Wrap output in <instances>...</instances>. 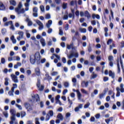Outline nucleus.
Masks as SVG:
<instances>
[{
    "mask_svg": "<svg viewBox=\"0 0 124 124\" xmlns=\"http://www.w3.org/2000/svg\"><path fill=\"white\" fill-rule=\"evenodd\" d=\"M30 61L31 64H34L35 62H37V63H39V61H40V53H39V52H36L35 55H32L30 56Z\"/></svg>",
    "mask_w": 124,
    "mask_h": 124,
    "instance_id": "nucleus-1",
    "label": "nucleus"
},
{
    "mask_svg": "<svg viewBox=\"0 0 124 124\" xmlns=\"http://www.w3.org/2000/svg\"><path fill=\"white\" fill-rule=\"evenodd\" d=\"M23 7V4H22V2H20L16 7L15 9V11L16 13L17 14V15H20V14H24L25 13V9L22 8Z\"/></svg>",
    "mask_w": 124,
    "mask_h": 124,
    "instance_id": "nucleus-2",
    "label": "nucleus"
},
{
    "mask_svg": "<svg viewBox=\"0 0 124 124\" xmlns=\"http://www.w3.org/2000/svg\"><path fill=\"white\" fill-rule=\"evenodd\" d=\"M117 93H116V97H119L120 95V93H124V84H120V89L119 87L116 88Z\"/></svg>",
    "mask_w": 124,
    "mask_h": 124,
    "instance_id": "nucleus-3",
    "label": "nucleus"
},
{
    "mask_svg": "<svg viewBox=\"0 0 124 124\" xmlns=\"http://www.w3.org/2000/svg\"><path fill=\"white\" fill-rule=\"evenodd\" d=\"M67 57L69 60L72 59V58H78L79 54L77 51L71 52L70 54H67Z\"/></svg>",
    "mask_w": 124,
    "mask_h": 124,
    "instance_id": "nucleus-4",
    "label": "nucleus"
},
{
    "mask_svg": "<svg viewBox=\"0 0 124 124\" xmlns=\"http://www.w3.org/2000/svg\"><path fill=\"white\" fill-rule=\"evenodd\" d=\"M73 92H76L77 93V97L78 100H79V101H81L82 102H84V99H82V94L80 92V91H79V90H75V89H73Z\"/></svg>",
    "mask_w": 124,
    "mask_h": 124,
    "instance_id": "nucleus-5",
    "label": "nucleus"
},
{
    "mask_svg": "<svg viewBox=\"0 0 124 124\" xmlns=\"http://www.w3.org/2000/svg\"><path fill=\"white\" fill-rule=\"evenodd\" d=\"M52 24V22L51 20H49L48 21V23L46 24V28H48V30L47 31L48 33H52V32L53 31V29L50 28V27H51V25Z\"/></svg>",
    "mask_w": 124,
    "mask_h": 124,
    "instance_id": "nucleus-6",
    "label": "nucleus"
},
{
    "mask_svg": "<svg viewBox=\"0 0 124 124\" xmlns=\"http://www.w3.org/2000/svg\"><path fill=\"white\" fill-rule=\"evenodd\" d=\"M24 106L26 109H27V111H32V107H31V104H30L29 103H25Z\"/></svg>",
    "mask_w": 124,
    "mask_h": 124,
    "instance_id": "nucleus-7",
    "label": "nucleus"
},
{
    "mask_svg": "<svg viewBox=\"0 0 124 124\" xmlns=\"http://www.w3.org/2000/svg\"><path fill=\"white\" fill-rule=\"evenodd\" d=\"M11 77L12 80L15 83H19V79H18V77H17V76L13 74L11 75Z\"/></svg>",
    "mask_w": 124,
    "mask_h": 124,
    "instance_id": "nucleus-8",
    "label": "nucleus"
},
{
    "mask_svg": "<svg viewBox=\"0 0 124 124\" xmlns=\"http://www.w3.org/2000/svg\"><path fill=\"white\" fill-rule=\"evenodd\" d=\"M17 34L19 36H17L16 39L18 41L21 40V38H23V36H24V32L22 31H17Z\"/></svg>",
    "mask_w": 124,
    "mask_h": 124,
    "instance_id": "nucleus-9",
    "label": "nucleus"
},
{
    "mask_svg": "<svg viewBox=\"0 0 124 124\" xmlns=\"http://www.w3.org/2000/svg\"><path fill=\"white\" fill-rule=\"evenodd\" d=\"M36 23L37 24V25H38V26H39V30L40 31H41V30H42L43 28H44V25H43V23H42L41 21L39 20H37L36 21Z\"/></svg>",
    "mask_w": 124,
    "mask_h": 124,
    "instance_id": "nucleus-10",
    "label": "nucleus"
},
{
    "mask_svg": "<svg viewBox=\"0 0 124 124\" xmlns=\"http://www.w3.org/2000/svg\"><path fill=\"white\" fill-rule=\"evenodd\" d=\"M37 87L38 88L39 91H43L44 90V86L43 85H40V80L39 79H38Z\"/></svg>",
    "mask_w": 124,
    "mask_h": 124,
    "instance_id": "nucleus-11",
    "label": "nucleus"
},
{
    "mask_svg": "<svg viewBox=\"0 0 124 124\" xmlns=\"http://www.w3.org/2000/svg\"><path fill=\"white\" fill-rule=\"evenodd\" d=\"M35 73L37 76H40V69L37 67L35 68Z\"/></svg>",
    "mask_w": 124,
    "mask_h": 124,
    "instance_id": "nucleus-12",
    "label": "nucleus"
},
{
    "mask_svg": "<svg viewBox=\"0 0 124 124\" xmlns=\"http://www.w3.org/2000/svg\"><path fill=\"white\" fill-rule=\"evenodd\" d=\"M40 42L43 47H45L46 46V42L45 41V39H44V38H42L40 40Z\"/></svg>",
    "mask_w": 124,
    "mask_h": 124,
    "instance_id": "nucleus-13",
    "label": "nucleus"
},
{
    "mask_svg": "<svg viewBox=\"0 0 124 124\" xmlns=\"http://www.w3.org/2000/svg\"><path fill=\"white\" fill-rule=\"evenodd\" d=\"M74 46V45L73 44V43H72V44H70V45H67V49H68L69 50H70V49H72V50L75 49V47Z\"/></svg>",
    "mask_w": 124,
    "mask_h": 124,
    "instance_id": "nucleus-14",
    "label": "nucleus"
},
{
    "mask_svg": "<svg viewBox=\"0 0 124 124\" xmlns=\"http://www.w3.org/2000/svg\"><path fill=\"white\" fill-rule=\"evenodd\" d=\"M32 98L33 99V100L35 99L37 102L39 101V96H38V94H36L35 95L33 94L32 95Z\"/></svg>",
    "mask_w": 124,
    "mask_h": 124,
    "instance_id": "nucleus-15",
    "label": "nucleus"
},
{
    "mask_svg": "<svg viewBox=\"0 0 124 124\" xmlns=\"http://www.w3.org/2000/svg\"><path fill=\"white\" fill-rule=\"evenodd\" d=\"M89 86V82H86V81H82L81 82V86L82 88H87Z\"/></svg>",
    "mask_w": 124,
    "mask_h": 124,
    "instance_id": "nucleus-16",
    "label": "nucleus"
},
{
    "mask_svg": "<svg viewBox=\"0 0 124 124\" xmlns=\"http://www.w3.org/2000/svg\"><path fill=\"white\" fill-rule=\"evenodd\" d=\"M0 10H2L3 11L5 10V6L2 2H0Z\"/></svg>",
    "mask_w": 124,
    "mask_h": 124,
    "instance_id": "nucleus-17",
    "label": "nucleus"
},
{
    "mask_svg": "<svg viewBox=\"0 0 124 124\" xmlns=\"http://www.w3.org/2000/svg\"><path fill=\"white\" fill-rule=\"evenodd\" d=\"M109 76H110V77H111V78L114 79V78H115V73L110 70L109 71Z\"/></svg>",
    "mask_w": 124,
    "mask_h": 124,
    "instance_id": "nucleus-18",
    "label": "nucleus"
},
{
    "mask_svg": "<svg viewBox=\"0 0 124 124\" xmlns=\"http://www.w3.org/2000/svg\"><path fill=\"white\" fill-rule=\"evenodd\" d=\"M19 66H22V63L21 62H17L16 64L14 66V68H15V69H17V68H18Z\"/></svg>",
    "mask_w": 124,
    "mask_h": 124,
    "instance_id": "nucleus-19",
    "label": "nucleus"
},
{
    "mask_svg": "<svg viewBox=\"0 0 124 124\" xmlns=\"http://www.w3.org/2000/svg\"><path fill=\"white\" fill-rule=\"evenodd\" d=\"M11 40H12L13 44H16L17 41L16 40V39H15V37L14 35H12L11 37Z\"/></svg>",
    "mask_w": 124,
    "mask_h": 124,
    "instance_id": "nucleus-20",
    "label": "nucleus"
},
{
    "mask_svg": "<svg viewBox=\"0 0 124 124\" xmlns=\"http://www.w3.org/2000/svg\"><path fill=\"white\" fill-rule=\"evenodd\" d=\"M84 16H85V17H87L88 19H90V18H91V15H90V13L88 11L85 12Z\"/></svg>",
    "mask_w": 124,
    "mask_h": 124,
    "instance_id": "nucleus-21",
    "label": "nucleus"
},
{
    "mask_svg": "<svg viewBox=\"0 0 124 124\" xmlns=\"http://www.w3.org/2000/svg\"><path fill=\"white\" fill-rule=\"evenodd\" d=\"M2 114L3 116L5 117V118H6V119H7V118H8V116L9 115V114H8V111H3Z\"/></svg>",
    "mask_w": 124,
    "mask_h": 124,
    "instance_id": "nucleus-22",
    "label": "nucleus"
},
{
    "mask_svg": "<svg viewBox=\"0 0 124 124\" xmlns=\"http://www.w3.org/2000/svg\"><path fill=\"white\" fill-rule=\"evenodd\" d=\"M4 80V85L5 86H8L9 85V82H8V81H9V78H5Z\"/></svg>",
    "mask_w": 124,
    "mask_h": 124,
    "instance_id": "nucleus-23",
    "label": "nucleus"
},
{
    "mask_svg": "<svg viewBox=\"0 0 124 124\" xmlns=\"http://www.w3.org/2000/svg\"><path fill=\"white\" fill-rule=\"evenodd\" d=\"M10 113L11 114L12 116H15V115L16 114V110L13 109H11Z\"/></svg>",
    "mask_w": 124,
    "mask_h": 124,
    "instance_id": "nucleus-24",
    "label": "nucleus"
},
{
    "mask_svg": "<svg viewBox=\"0 0 124 124\" xmlns=\"http://www.w3.org/2000/svg\"><path fill=\"white\" fill-rule=\"evenodd\" d=\"M13 23L12 21H8L4 23V26L8 27V26H11Z\"/></svg>",
    "mask_w": 124,
    "mask_h": 124,
    "instance_id": "nucleus-25",
    "label": "nucleus"
},
{
    "mask_svg": "<svg viewBox=\"0 0 124 124\" xmlns=\"http://www.w3.org/2000/svg\"><path fill=\"white\" fill-rule=\"evenodd\" d=\"M72 82L74 83L73 86L75 87L77 85V79L75 78H73L72 79Z\"/></svg>",
    "mask_w": 124,
    "mask_h": 124,
    "instance_id": "nucleus-26",
    "label": "nucleus"
},
{
    "mask_svg": "<svg viewBox=\"0 0 124 124\" xmlns=\"http://www.w3.org/2000/svg\"><path fill=\"white\" fill-rule=\"evenodd\" d=\"M63 85L65 88H69V82L65 81L63 82Z\"/></svg>",
    "mask_w": 124,
    "mask_h": 124,
    "instance_id": "nucleus-27",
    "label": "nucleus"
},
{
    "mask_svg": "<svg viewBox=\"0 0 124 124\" xmlns=\"http://www.w3.org/2000/svg\"><path fill=\"white\" fill-rule=\"evenodd\" d=\"M58 119H59L60 121H62L63 120V116H62V114L61 113H59L57 116Z\"/></svg>",
    "mask_w": 124,
    "mask_h": 124,
    "instance_id": "nucleus-28",
    "label": "nucleus"
},
{
    "mask_svg": "<svg viewBox=\"0 0 124 124\" xmlns=\"http://www.w3.org/2000/svg\"><path fill=\"white\" fill-rule=\"evenodd\" d=\"M93 19H94L95 18H96V19H98V20H99L100 19V16L98 15H95L93 14L92 16Z\"/></svg>",
    "mask_w": 124,
    "mask_h": 124,
    "instance_id": "nucleus-29",
    "label": "nucleus"
},
{
    "mask_svg": "<svg viewBox=\"0 0 124 124\" xmlns=\"http://www.w3.org/2000/svg\"><path fill=\"white\" fill-rule=\"evenodd\" d=\"M24 6L25 7V12H26V11H29V10H30V8H29L30 7V5L28 4H24Z\"/></svg>",
    "mask_w": 124,
    "mask_h": 124,
    "instance_id": "nucleus-30",
    "label": "nucleus"
},
{
    "mask_svg": "<svg viewBox=\"0 0 124 124\" xmlns=\"http://www.w3.org/2000/svg\"><path fill=\"white\" fill-rule=\"evenodd\" d=\"M26 21L27 22L28 26H31V25H32V22L31 21V19H30V18H27Z\"/></svg>",
    "mask_w": 124,
    "mask_h": 124,
    "instance_id": "nucleus-31",
    "label": "nucleus"
},
{
    "mask_svg": "<svg viewBox=\"0 0 124 124\" xmlns=\"http://www.w3.org/2000/svg\"><path fill=\"white\" fill-rule=\"evenodd\" d=\"M10 4H11L12 5H13L14 6H16V1H15V0H11L10 1Z\"/></svg>",
    "mask_w": 124,
    "mask_h": 124,
    "instance_id": "nucleus-32",
    "label": "nucleus"
},
{
    "mask_svg": "<svg viewBox=\"0 0 124 124\" xmlns=\"http://www.w3.org/2000/svg\"><path fill=\"white\" fill-rule=\"evenodd\" d=\"M59 35H63V31H62V28L60 27L59 28Z\"/></svg>",
    "mask_w": 124,
    "mask_h": 124,
    "instance_id": "nucleus-33",
    "label": "nucleus"
},
{
    "mask_svg": "<svg viewBox=\"0 0 124 124\" xmlns=\"http://www.w3.org/2000/svg\"><path fill=\"white\" fill-rule=\"evenodd\" d=\"M80 91L81 93H84V94H89V93L88 92V91H86V90L84 89H81Z\"/></svg>",
    "mask_w": 124,
    "mask_h": 124,
    "instance_id": "nucleus-34",
    "label": "nucleus"
},
{
    "mask_svg": "<svg viewBox=\"0 0 124 124\" xmlns=\"http://www.w3.org/2000/svg\"><path fill=\"white\" fill-rule=\"evenodd\" d=\"M26 115H27V113H26V112L24 111H21V118H24V117H26Z\"/></svg>",
    "mask_w": 124,
    "mask_h": 124,
    "instance_id": "nucleus-35",
    "label": "nucleus"
},
{
    "mask_svg": "<svg viewBox=\"0 0 124 124\" xmlns=\"http://www.w3.org/2000/svg\"><path fill=\"white\" fill-rule=\"evenodd\" d=\"M25 31L27 38H30V37H31V34L29 33V30H25Z\"/></svg>",
    "mask_w": 124,
    "mask_h": 124,
    "instance_id": "nucleus-36",
    "label": "nucleus"
},
{
    "mask_svg": "<svg viewBox=\"0 0 124 124\" xmlns=\"http://www.w3.org/2000/svg\"><path fill=\"white\" fill-rule=\"evenodd\" d=\"M16 106L18 109V110H23V108H22L21 105H18V104H16Z\"/></svg>",
    "mask_w": 124,
    "mask_h": 124,
    "instance_id": "nucleus-37",
    "label": "nucleus"
},
{
    "mask_svg": "<svg viewBox=\"0 0 124 124\" xmlns=\"http://www.w3.org/2000/svg\"><path fill=\"white\" fill-rule=\"evenodd\" d=\"M79 31L81 32H82L83 33L87 32V30H86V29L85 28H80Z\"/></svg>",
    "mask_w": 124,
    "mask_h": 124,
    "instance_id": "nucleus-38",
    "label": "nucleus"
},
{
    "mask_svg": "<svg viewBox=\"0 0 124 124\" xmlns=\"http://www.w3.org/2000/svg\"><path fill=\"white\" fill-rule=\"evenodd\" d=\"M17 84H14L13 87L12 88V92H14L15 89L17 88Z\"/></svg>",
    "mask_w": 124,
    "mask_h": 124,
    "instance_id": "nucleus-39",
    "label": "nucleus"
},
{
    "mask_svg": "<svg viewBox=\"0 0 124 124\" xmlns=\"http://www.w3.org/2000/svg\"><path fill=\"white\" fill-rule=\"evenodd\" d=\"M13 59H15L16 61H17V62H20V60H21V58L19 56H14Z\"/></svg>",
    "mask_w": 124,
    "mask_h": 124,
    "instance_id": "nucleus-40",
    "label": "nucleus"
},
{
    "mask_svg": "<svg viewBox=\"0 0 124 124\" xmlns=\"http://www.w3.org/2000/svg\"><path fill=\"white\" fill-rule=\"evenodd\" d=\"M68 13L67 12H66V15H64L63 17V20H67L68 19V16H67Z\"/></svg>",
    "mask_w": 124,
    "mask_h": 124,
    "instance_id": "nucleus-41",
    "label": "nucleus"
},
{
    "mask_svg": "<svg viewBox=\"0 0 124 124\" xmlns=\"http://www.w3.org/2000/svg\"><path fill=\"white\" fill-rule=\"evenodd\" d=\"M13 93H14V92L12 91V90L11 91H9L8 92L9 95L10 96H13L14 95V94Z\"/></svg>",
    "mask_w": 124,
    "mask_h": 124,
    "instance_id": "nucleus-42",
    "label": "nucleus"
},
{
    "mask_svg": "<svg viewBox=\"0 0 124 124\" xmlns=\"http://www.w3.org/2000/svg\"><path fill=\"white\" fill-rule=\"evenodd\" d=\"M90 102H88L87 104H86L84 106V108L85 109H87V108H89V107L90 106Z\"/></svg>",
    "mask_w": 124,
    "mask_h": 124,
    "instance_id": "nucleus-43",
    "label": "nucleus"
},
{
    "mask_svg": "<svg viewBox=\"0 0 124 124\" xmlns=\"http://www.w3.org/2000/svg\"><path fill=\"white\" fill-rule=\"evenodd\" d=\"M68 4L67 3H63L62 5V7L63 9H66L67 7Z\"/></svg>",
    "mask_w": 124,
    "mask_h": 124,
    "instance_id": "nucleus-44",
    "label": "nucleus"
},
{
    "mask_svg": "<svg viewBox=\"0 0 124 124\" xmlns=\"http://www.w3.org/2000/svg\"><path fill=\"white\" fill-rule=\"evenodd\" d=\"M55 101H56V104H59V105H60V106L62 105V102H61V100H56Z\"/></svg>",
    "mask_w": 124,
    "mask_h": 124,
    "instance_id": "nucleus-45",
    "label": "nucleus"
},
{
    "mask_svg": "<svg viewBox=\"0 0 124 124\" xmlns=\"http://www.w3.org/2000/svg\"><path fill=\"white\" fill-rule=\"evenodd\" d=\"M8 61L9 62H12V61H16V59L13 58V57H8Z\"/></svg>",
    "mask_w": 124,
    "mask_h": 124,
    "instance_id": "nucleus-46",
    "label": "nucleus"
},
{
    "mask_svg": "<svg viewBox=\"0 0 124 124\" xmlns=\"http://www.w3.org/2000/svg\"><path fill=\"white\" fill-rule=\"evenodd\" d=\"M108 62H113V57L112 56H109L108 57Z\"/></svg>",
    "mask_w": 124,
    "mask_h": 124,
    "instance_id": "nucleus-47",
    "label": "nucleus"
},
{
    "mask_svg": "<svg viewBox=\"0 0 124 124\" xmlns=\"http://www.w3.org/2000/svg\"><path fill=\"white\" fill-rule=\"evenodd\" d=\"M1 33L3 35H4L5 33H6V29L5 28L2 29L1 30Z\"/></svg>",
    "mask_w": 124,
    "mask_h": 124,
    "instance_id": "nucleus-48",
    "label": "nucleus"
},
{
    "mask_svg": "<svg viewBox=\"0 0 124 124\" xmlns=\"http://www.w3.org/2000/svg\"><path fill=\"white\" fill-rule=\"evenodd\" d=\"M1 63L2 64H4V63H5V59H4V58H2L1 59Z\"/></svg>",
    "mask_w": 124,
    "mask_h": 124,
    "instance_id": "nucleus-49",
    "label": "nucleus"
},
{
    "mask_svg": "<svg viewBox=\"0 0 124 124\" xmlns=\"http://www.w3.org/2000/svg\"><path fill=\"white\" fill-rule=\"evenodd\" d=\"M35 124H40V123L39 122V119L38 118H36L35 119Z\"/></svg>",
    "mask_w": 124,
    "mask_h": 124,
    "instance_id": "nucleus-50",
    "label": "nucleus"
},
{
    "mask_svg": "<svg viewBox=\"0 0 124 124\" xmlns=\"http://www.w3.org/2000/svg\"><path fill=\"white\" fill-rule=\"evenodd\" d=\"M113 41V39H109L108 41L107 42V44L108 45H110L111 43H112V42Z\"/></svg>",
    "mask_w": 124,
    "mask_h": 124,
    "instance_id": "nucleus-51",
    "label": "nucleus"
},
{
    "mask_svg": "<svg viewBox=\"0 0 124 124\" xmlns=\"http://www.w3.org/2000/svg\"><path fill=\"white\" fill-rule=\"evenodd\" d=\"M68 92V90H67V89L64 90L62 92L63 95H65V94L67 93Z\"/></svg>",
    "mask_w": 124,
    "mask_h": 124,
    "instance_id": "nucleus-52",
    "label": "nucleus"
},
{
    "mask_svg": "<svg viewBox=\"0 0 124 124\" xmlns=\"http://www.w3.org/2000/svg\"><path fill=\"white\" fill-rule=\"evenodd\" d=\"M24 78H25V76L23 75H21L19 77V79H21V81H24Z\"/></svg>",
    "mask_w": 124,
    "mask_h": 124,
    "instance_id": "nucleus-53",
    "label": "nucleus"
},
{
    "mask_svg": "<svg viewBox=\"0 0 124 124\" xmlns=\"http://www.w3.org/2000/svg\"><path fill=\"white\" fill-rule=\"evenodd\" d=\"M11 121H14V122H15V121L16 120V118H15V115H12V116L11 117Z\"/></svg>",
    "mask_w": 124,
    "mask_h": 124,
    "instance_id": "nucleus-54",
    "label": "nucleus"
},
{
    "mask_svg": "<svg viewBox=\"0 0 124 124\" xmlns=\"http://www.w3.org/2000/svg\"><path fill=\"white\" fill-rule=\"evenodd\" d=\"M104 96H105V93H103L99 95V98L101 99L103 98V97H104Z\"/></svg>",
    "mask_w": 124,
    "mask_h": 124,
    "instance_id": "nucleus-55",
    "label": "nucleus"
},
{
    "mask_svg": "<svg viewBox=\"0 0 124 124\" xmlns=\"http://www.w3.org/2000/svg\"><path fill=\"white\" fill-rule=\"evenodd\" d=\"M10 29V30H12V31H15V27H14V25H13V24L11 25Z\"/></svg>",
    "mask_w": 124,
    "mask_h": 124,
    "instance_id": "nucleus-56",
    "label": "nucleus"
},
{
    "mask_svg": "<svg viewBox=\"0 0 124 124\" xmlns=\"http://www.w3.org/2000/svg\"><path fill=\"white\" fill-rule=\"evenodd\" d=\"M55 2L57 3V4H60L61 2H62V0H54Z\"/></svg>",
    "mask_w": 124,
    "mask_h": 124,
    "instance_id": "nucleus-57",
    "label": "nucleus"
},
{
    "mask_svg": "<svg viewBox=\"0 0 124 124\" xmlns=\"http://www.w3.org/2000/svg\"><path fill=\"white\" fill-rule=\"evenodd\" d=\"M49 114L51 117H53V116H54V112L53 110H50L49 111Z\"/></svg>",
    "mask_w": 124,
    "mask_h": 124,
    "instance_id": "nucleus-58",
    "label": "nucleus"
},
{
    "mask_svg": "<svg viewBox=\"0 0 124 124\" xmlns=\"http://www.w3.org/2000/svg\"><path fill=\"white\" fill-rule=\"evenodd\" d=\"M37 10H38V9L36 7H34L33 8V13H37Z\"/></svg>",
    "mask_w": 124,
    "mask_h": 124,
    "instance_id": "nucleus-59",
    "label": "nucleus"
},
{
    "mask_svg": "<svg viewBox=\"0 0 124 124\" xmlns=\"http://www.w3.org/2000/svg\"><path fill=\"white\" fill-rule=\"evenodd\" d=\"M46 19H51V16L50 15V14H48L46 15Z\"/></svg>",
    "mask_w": 124,
    "mask_h": 124,
    "instance_id": "nucleus-60",
    "label": "nucleus"
},
{
    "mask_svg": "<svg viewBox=\"0 0 124 124\" xmlns=\"http://www.w3.org/2000/svg\"><path fill=\"white\" fill-rule=\"evenodd\" d=\"M51 75L52 76H56V75H58V72H53Z\"/></svg>",
    "mask_w": 124,
    "mask_h": 124,
    "instance_id": "nucleus-61",
    "label": "nucleus"
},
{
    "mask_svg": "<svg viewBox=\"0 0 124 124\" xmlns=\"http://www.w3.org/2000/svg\"><path fill=\"white\" fill-rule=\"evenodd\" d=\"M62 62L63 63H66V59H65L64 57H63L62 58Z\"/></svg>",
    "mask_w": 124,
    "mask_h": 124,
    "instance_id": "nucleus-62",
    "label": "nucleus"
},
{
    "mask_svg": "<svg viewBox=\"0 0 124 124\" xmlns=\"http://www.w3.org/2000/svg\"><path fill=\"white\" fill-rule=\"evenodd\" d=\"M90 121L91 122H94L95 121V118H94V117H91L90 118Z\"/></svg>",
    "mask_w": 124,
    "mask_h": 124,
    "instance_id": "nucleus-63",
    "label": "nucleus"
},
{
    "mask_svg": "<svg viewBox=\"0 0 124 124\" xmlns=\"http://www.w3.org/2000/svg\"><path fill=\"white\" fill-rule=\"evenodd\" d=\"M36 38H37V39H41V38H43V37H42V36H40V35L38 34L36 36Z\"/></svg>",
    "mask_w": 124,
    "mask_h": 124,
    "instance_id": "nucleus-64",
    "label": "nucleus"
}]
</instances>
